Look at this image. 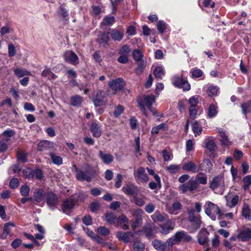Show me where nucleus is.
I'll use <instances>...</instances> for the list:
<instances>
[{"mask_svg": "<svg viewBox=\"0 0 251 251\" xmlns=\"http://www.w3.org/2000/svg\"><path fill=\"white\" fill-rule=\"evenodd\" d=\"M146 236L148 238H150L153 236V229L150 226H145L142 229Z\"/></svg>", "mask_w": 251, "mask_h": 251, "instance_id": "53", "label": "nucleus"}, {"mask_svg": "<svg viewBox=\"0 0 251 251\" xmlns=\"http://www.w3.org/2000/svg\"><path fill=\"white\" fill-rule=\"evenodd\" d=\"M8 55L10 57H13L15 55L16 52V50L14 45L13 44L10 43L8 45Z\"/></svg>", "mask_w": 251, "mask_h": 251, "instance_id": "63", "label": "nucleus"}, {"mask_svg": "<svg viewBox=\"0 0 251 251\" xmlns=\"http://www.w3.org/2000/svg\"><path fill=\"white\" fill-rule=\"evenodd\" d=\"M242 215L246 219L251 220V210L248 205H245L243 207Z\"/></svg>", "mask_w": 251, "mask_h": 251, "instance_id": "48", "label": "nucleus"}, {"mask_svg": "<svg viewBox=\"0 0 251 251\" xmlns=\"http://www.w3.org/2000/svg\"><path fill=\"white\" fill-rule=\"evenodd\" d=\"M105 220L108 224L112 225L117 219L116 216L112 212H107L105 215Z\"/></svg>", "mask_w": 251, "mask_h": 251, "instance_id": "45", "label": "nucleus"}, {"mask_svg": "<svg viewBox=\"0 0 251 251\" xmlns=\"http://www.w3.org/2000/svg\"><path fill=\"white\" fill-rule=\"evenodd\" d=\"M110 40V38L107 34L101 33L99 35L98 41L100 44L102 45H107Z\"/></svg>", "mask_w": 251, "mask_h": 251, "instance_id": "38", "label": "nucleus"}, {"mask_svg": "<svg viewBox=\"0 0 251 251\" xmlns=\"http://www.w3.org/2000/svg\"><path fill=\"white\" fill-rule=\"evenodd\" d=\"M237 238L242 241H247L251 239V229L246 228L241 230L238 234Z\"/></svg>", "mask_w": 251, "mask_h": 251, "instance_id": "23", "label": "nucleus"}, {"mask_svg": "<svg viewBox=\"0 0 251 251\" xmlns=\"http://www.w3.org/2000/svg\"><path fill=\"white\" fill-rule=\"evenodd\" d=\"M188 220L193 224V232L195 231L201 226V221L200 216L197 217L194 214V210H190L188 211Z\"/></svg>", "mask_w": 251, "mask_h": 251, "instance_id": "11", "label": "nucleus"}, {"mask_svg": "<svg viewBox=\"0 0 251 251\" xmlns=\"http://www.w3.org/2000/svg\"><path fill=\"white\" fill-rule=\"evenodd\" d=\"M15 225L13 222H9L4 224L3 232L0 235V238L2 239H5L9 234L12 227H14Z\"/></svg>", "mask_w": 251, "mask_h": 251, "instance_id": "22", "label": "nucleus"}, {"mask_svg": "<svg viewBox=\"0 0 251 251\" xmlns=\"http://www.w3.org/2000/svg\"><path fill=\"white\" fill-rule=\"evenodd\" d=\"M134 233L131 232H123L119 231L116 234V237L120 241L125 243H129L130 242V238L133 237Z\"/></svg>", "mask_w": 251, "mask_h": 251, "instance_id": "19", "label": "nucleus"}, {"mask_svg": "<svg viewBox=\"0 0 251 251\" xmlns=\"http://www.w3.org/2000/svg\"><path fill=\"white\" fill-rule=\"evenodd\" d=\"M17 159L22 163H25L27 161V154L24 151H18L17 152Z\"/></svg>", "mask_w": 251, "mask_h": 251, "instance_id": "47", "label": "nucleus"}, {"mask_svg": "<svg viewBox=\"0 0 251 251\" xmlns=\"http://www.w3.org/2000/svg\"><path fill=\"white\" fill-rule=\"evenodd\" d=\"M166 23L163 21H159L157 24V28L160 33H163L167 28Z\"/></svg>", "mask_w": 251, "mask_h": 251, "instance_id": "52", "label": "nucleus"}, {"mask_svg": "<svg viewBox=\"0 0 251 251\" xmlns=\"http://www.w3.org/2000/svg\"><path fill=\"white\" fill-rule=\"evenodd\" d=\"M34 170H31L30 168H27L26 169H24L22 171V173L24 176H25L26 178H34V174L32 172Z\"/></svg>", "mask_w": 251, "mask_h": 251, "instance_id": "54", "label": "nucleus"}, {"mask_svg": "<svg viewBox=\"0 0 251 251\" xmlns=\"http://www.w3.org/2000/svg\"><path fill=\"white\" fill-rule=\"evenodd\" d=\"M192 130L196 137L200 135L202 130L201 125L198 122H195L193 124Z\"/></svg>", "mask_w": 251, "mask_h": 251, "instance_id": "39", "label": "nucleus"}, {"mask_svg": "<svg viewBox=\"0 0 251 251\" xmlns=\"http://www.w3.org/2000/svg\"><path fill=\"white\" fill-rule=\"evenodd\" d=\"M90 131L94 137L99 138L101 135V131L100 124L93 122L90 126Z\"/></svg>", "mask_w": 251, "mask_h": 251, "instance_id": "24", "label": "nucleus"}, {"mask_svg": "<svg viewBox=\"0 0 251 251\" xmlns=\"http://www.w3.org/2000/svg\"><path fill=\"white\" fill-rule=\"evenodd\" d=\"M144 211L141 208H137L132 210V216L135 218H143Z\"/></svg>", "mask_w": 251, "mask_h": 251, "instance_id": "56", "label": "nucleus"}, {"mask_svg": "<svg viewBox=\"0 0 251 251\" xmlns=\"http://www.w3.org/2000/svg\"><path fill=\"white\" fill-rule=\"evenodd\" d=\"M125 81L121 78H117L113 79L108 83L109 87L114 91V94L117 92L122 90L125 86Z\"/></svg>", "mask_w": 251, "mask_h": 251, "instance_id": "10", "label": "nucleus"}, {"mask_svg": "<svg viewBox=\"0 0 251 251\" xmlns=\"http://www.w3.org/2000/svg\"><path fill=\"white\" fill-rule=\"evenodd\" d=\"M219 91V87L217 86L210 85L207 89V93L209 97L216 96Z\"/></svg>", "mask_w": 251, "mask_h": 251, "instance_id": "36", "label": "nucleus"}, {"mask_svg": "<svg viewBox=\"0 0 251 251\" xmlns=\"http://www.w3.org/2000/svg\"><path fill=\"white\" fill-rule=\"evenodd\" d=\"M108 33L110 34L111 38L114 41H120L123 39L124 35L123 29L120 30L116 29H112Z\"/></svg>", "mask_w": 251, "mask_h": 251, "instance_id": "21", "label": "nucleus"}, {"mask_svg": "<svg viewBox=\"0 0 251 251\" xmlns=\"http://www.w3.org/2000/svg\"><path fill=\"white\" fill-rule=\"evenodd\" d=\"M161 129L163 130L166 131L168 129V127L167 125L163 123L159 125H157L156 126H154L152 128L151 130V133L152 134H157L159 132V131Z\"/></svg>", "mask_w": 251, "mask_h": 251, "instance_id": "37", "label": "nucleus"}, {"mask_svg": "<svg viewBox=\"0 0 251 251\" xmlns=\"http://www.w3.org/2000/svg\"><path fill=\"white\" fill-rule=\"evenodd\" d=\"M218 132L221 137L220 141L223 146L228 147L231 145V142L228 138V135L225 131L221 128L218 129Z\"/></svg>", "mask_w": 251, "mask_h": 251, "instance_id": "16", "label": "nucleus"}, {"mask_svg": "<svg viewBox=\"0 0 251 251\" xmlns=\"http://www.w3.org/2000/svg\"><path fill=\"white\" fill-rule=\"evenodd\" d=\"M76 202V201L73 196L65 199L61 205L62 211L67 215L69 214L71 210L74 208Z\"/></svg>", "mask_w": 251, "mask_h": 251, "instance_id": "7", "label": "nucleus"}, {"mask_svg": "<svg viewBox=\"0 0 251 251\" xmlns=\"http://www.w3.org/2000/svg\"><path fill=\"white\" fill-rule=\"evenodd\" d=\"M41 75L43 77H47L50 80H54L57 78V75L53 73L49 68H46L42 71Z\"/></svg>", "mask_w": 251, "mask_h": 251, "instance_id": "34", "label": "nucleus"}, {"mask_svg": "<svg viewBox=\"0 0 251 251\" xmlns=\"http://www.w3.org/2000/svg\"><path fill=\"white\" fill-rule=\"evenodd\" d=\"M212 164L209 159L204 160L199 167V171L209 173L211 170Z\"/></svg>", "mask_w": 251, "mask_h": 251, "instance_id": "29", "label": "nucleus"}, {"mask_svg": "<svg viewBox=\"0 0 251 251\" xmlns=\"http://www.w3.org/2000/svg\"><path fill=\"white\" fill-rule=\"evenodd\" d=\"M98 233L103 236L108 235L110 233L109 230L104 227V226H100L98 228Z\"/></svg>", "mask_w": 251, "mask_h": 251, "instance_id": "61", "label": "nucleus"}, {"mask_svg": "<svg viewBox=\"0 0 251 251\" xmlns=\"http://www.w3.org/2000/svg\"><path fill=\"white\" fill-rule=\"evenodd\" d=\"M49 155L50 156L53 164L57 165L63 164V159L60 156L55 155L53 152H50Z\"/></svg>", "mask_w": 251, "mask_h": 251, "instance_id": "41", "label": "nucleus"}, {"mask_svg": "<svg viewBox=\"0 0 251 251\" xmlns=\"http://www.w3.org/2000/svg\"><path fill=\"white\" fill-rule=\"evenodd\" d=\"M99 157L104 164H108L113 161V156L110 154L106 153L101 151L99 152Z\"/></svg>", "mask_w": 251, "mask_h": 251, "instance_id": "28", "label": "nucleus"}, {"mask_svg": "<svg viewBox=\"0 0 251 251\" xmlns=\"http://www.w3.org/2000/svg\"><path fill=\"white\" fill-rule=\"evenodd\" d=\"M168 240L166 242H163L159 240H155L152 242L153 247L157 251H164L168 247Z\"/></svg>", "mask_w": 251, "mask_h": 251, "instance_id": "27", "label": "nucleus"}, {"mask_svg": "<svg viewBox=\"0 0 251 251\" xmlns=\"http://www.w3.org/2000/svg\"><path fill=\"white\" fill-rule=\"evenodd\" d=\"M209 187L214 191L219 188L220 194H222L225 189V182L223 176H215L210 182Z\"/></svg>", "mask_w": 251, "mask_h": 251, "instance_id": "5", "label": "nucleus"}, {"mask_svg": "<svg viewBox=\"0 0 251 251\" xmlns=\"http://www.w3.org/2000/svg\"><path fill=\"white\" fill-rule=\"evenodd\" d=\"M129 52L130 49L129 46L127 45H124L119 50V54L121 55H127Z\"/></svg>", "mask_w": 251, "mask_h": 251, "instance_id": "64", "label": "nucleus"}, {"mask_svg": "<svg viewBox=\"0 0 251 251\" xmlns=\"http://www.w3.org/2000/svg\"><path fill=\"white\" fill-rule=\"evenodd\" d=\"M56 144L51 141L43 140L40 141L37 145V150L40 151H48L54 149Z\"/></svg>", "mask_w": 251, "mask_h": 251, "instance_id": "14", "label": "nucleus"}, {"mask_svg": "<svg viewBox=\"0 0 251 251\" xmlns=\"http://www.w3.org/2000/svg\"><path fill=\"white\" fill-rule=\"evenodd\" d=\"M205 146L210 151H215L216 148V146L213 140L208 141L206 143Z\"/></svg>", "mask_w": 251, "mask_h": 251, "instance_id": "58", "label": "nucleus"}, {"mask_svg": "<svg viewBox=\"0 0 251 251\" xmlns=\"http://www.w3.org/2000/svg\"><path fill=\"white\" fill-rule=\"evenodd\" d=\"M159 227L161 228L160 230V233L164 235L168 234L174 229L172 222L170 220H168L163 224L159 225Z\"/></svg>", "mask_w": 251, "mask_h": 251, "instance_id": "18", "label": "nucleus"}, {"mask_svg": "<svg viewBox=\"0 0 251 251\" xmlns=\"http://www.w3.org/2000/svg\"><path fill=\"white\" fill-rule=\"evenodd\" d=\"M65 60L70 62L73 65H76L78 63V58L76 54L72 51H68L64 54Z\"/></svg>", "mask_w": 251, "mask_h": 251, "instance_id": "17", "label": "nucleus"}, {"mask_svg": "<svg viewBox=\"0 0 251 251\" xmlns=\"http://www.w3.org/2000/svg\"><path fill=\"white\" fill-rule=\"evenodd\" d=\"M198 183L196 180L191 179L186 183L180 185L178 189L182 193H185L188 191H194L198 188Z\"/></svg>", "mask_w": 251, "mask_h": 251, "instance_id": "8", "label": "nucleus"}, {"mask_svg": "<svg viewBox=\"0 0 251 251\" xmlns=\"http://www.w3.org/2000/svg\"><path fill=\"white\" fill-rule=\"evenodd\" d=\"M132 56L134 60L136 61H142L143 58V54L139 50H134L132 52Z\"/></svg>", "mask_w": 251, "mask_h": 251, "instance_id": "46", "label": "nucleus"}, {"mask_svg": "<svg viewBox=\"0 0 251 251\" xmlns=\"http://www.w3.org/2000/svg\"><path fill=\"white\" fill-rule=\"evenodd\" d=\"M209 232L205 228H202L198 235V241L199 243L203 245L208 241V235Z\"/></svg>", "mask_w": 251, "mask_h": 251, "instance_id": "15", "label": "nucleus"}, {"mask_svg": "<svg viewBox=\"0 0 251 251\" xmlns=\"http://www.w3.org/2000/svg\"><path fill=\"white\" fill-rule=\"evenodd\" d=\"M77 170V174L76 175V178L79 181L86 180L87 182H90L92 178L94 176L95 172L93 168L88 166L85 169V171H82L80 169Z\"/></svg>", "mask_w": 251, "mask_h": 251, "instance_id": "3", "label": "nucleus"}, {"mask_svg": "<svg viewBox=\"0 0 251 251\" xmlns=\"http://www.w3.org/2000/svg\"><path fill=\"white\" fill-rule=\"evenodd\" d=\"M134 176L138 183L147 182L149 179L147 174L146 173L145 169L143 167H139L134 172Z\"/></svg>", "mask_w": 251, "mask_h": 251, "instance_id": "6", "label": "nucleus"}, {"mask_svg": "<svg viewBox=\"0 0 251 251\" xmlns=\"http://www.w3.org/2000/svg\"><path fill=\"white\" fill-rule=\"evenodd\" d=\"M92 100L95 106L98 107L105 105L107 102V100L104 92L102 90H98L93 93Z\"/></svg>", "mask_w": 251, "mask_h": 251, "instance_id": "4", "label": "nucleus"}, {"mask_svg": "<svg viewBox=\"0 0 251 251\" xmlns=\"http://www.w3.org/2000/svg\"><path fill=\"white\" fill-rule=\"evenodd\" d=\"M218 106L217 104H210L207 110V116L208 118L215 117L218 113Z\"/></svg>", "mask_w": 251, "mask_h": 251, "instance_id": "26", "label": "nucleus"}, {"mask_svg": "<svg viewBox=\"0 0 251 251\" xmlns=\"http://www.w3.org/2000/svg\"><path fill=\"white\" fill-rule=\"evenodd\" d=\"M115 22V18L112 16H106L100 23L101 25L110 26Z\"/></svg>", "mask_w": 251, "mask_h": 251, "instance_id": "35", "label": "nucleus"}, {"mask_svg": "<svg viewBox=\"0 0 251 251\" xmlns=\"http://www.w3.org/2000/svg\"><path fill=\"white\" fill-rule=\"evenodd\" d=\"M226 200L227 205L230 207L235 206L238 203L239 196L237 195L234 196L231 200H227V197H226Z\"/></svg>", "mask_w": 251, "mask_h": 251, "instance_id": "44", "label": "nucleus"}, {"mask_svg": "<svg viewBox=\"0 0 251 251\" xmlns=\"http://www.w3.org/2000/svg\"><path fill=\"white\" fill-rule=\"evenodd\" d=\"M14 74L18 77H22L25 75H30V72L28 71L23 70L21 69L17 68L14 70Z\"/></svg>", "mask_w": 251, "mask_h": 251, "instance_id": "50", "label": "nucleus"}, {"mask_svg": "<svg viewBox=\"0 0 251 251\" xmlns=\"http://www.w3.org/2000/svg\"><path fill=\"white\" fill-rule=\"evenodd\" d=\"M145 248V244L140 241H135L133 244V249L134 251H144Z\"/></svg>", "mask_w": 251, "mask_h": 251, "instance_id": "43", "label": "nucleus"}, {"mask_svg": "<svg viewBox=\"0 0 251 251\" xmlns=\"http://www.w3.org/2000/svg\"><path fill=\"white\" fill-rule=\"evenodd\" d=\"M180 167L178 165L176 164L170 165L166 168V170L170 174H176L179 170Z\"/></svg>", "mask_w": 251, "mask_h": 251, "instance_id": "51", "label": "nucleus"}, {"mask_svg": "<svg viewBox=\"0 0 251 251\" xmlns=\"http://www.w3.org/2000/svg\"><path fill=\"white\" fill-rule=\"evenodd\" d=\"M153 74L156 78L161 79L164 75V71L162 67L158 66L154 69Z\"/></svg>", "mask_w": 251, "mask_h": 251, "instance_id": "49", "label": "nucleus"}, {"mask_svg": "<svg viewBox=\"0 0 251 251\" xmlns=\"http://www.w3.org/2000/svg\"><path fill=\"white\" fill-rule=\"evenodd\" d=\"M122 191L126 195L132 196L133 197L137 196L140 191L138 187L132 183H128L123 186Z\"/></svg>", "mask_w": 251, "mask_h": 251, "instance_id": "12", "label": "nucleus"}, {"mask_svg": "<svg viewBox=\"0 0 251 251\" xmlns=\"http://www.w3.org/2000/svg\"><path fill=\"white\" fill-rule=\"evenodd\" d=\"M128 220L126 216L124 214L120 215L117 218V222L118 225H121L122 228L124 230L129 229Z\"/></svg>", "mask_w": 251, "mask_h": 251, "instance_id": "25", "label": "nucleus"}, {"mask_svg": "<svg viewBox=\"0 0 251 251\" xmlns=\"http://www.w3.org/2000/svg\"><path fill=\"white\" fill-rule=\"evenodd\" d=\"M182 169L183 171L196 173L199 171V167L192 161H188L183 164Z\"/></svg>", "mask_w": 251, "mask_h": 251, "instance_id": "20", "label": "nucleus"}, {"mask_svg": "<svg viewBox=\"0 0 251 251\" xmlns=\"http://www.w3.org/2000/svg\"><path fill=\"white\" fill-rule=\"evenodd\" d=\"M193 240L192 237L184 230L176 232L174 236L168 239V247H172L174 245L178 244L181 242L189 243Z\"/></svg>", "mask_w": 251, "mask_h": 251, "instance_id": "2", "label": "nucleus"}, {"mask_svg": "<svg viewBox=\"0 0 251 251\" xmlns=\"http://www.w3.org/2000/svg\"><path fill=\"white\" fill-rule=\"evenodd\" d=\"M34 174V177H35L36 178L38 179H42L44 177L43 173L42 170L40 169H36L34 170L33 172H32Z\"/></svg>", "mask_w": 251, "mask_h": 251, "instance_id": "60", "label": "nucleus"}, {"mask_svg": "<svg viewBox=\"0 0 251 251\" xmlns=\"http://www.w3.org/2000/svg\"><path fill=\"white\" fill-rule=\"evenodd\" d=\"M124 108L121 105H118L115 109L113 114L115 117L118 118L124 112Z\"/></svg>", "mask_w": 251, "mask_h": 251, "instance_id": "57", "label": "nucleus"}, {"mask_svg": "<svg viewBox=\"0 0 251 251\" xmlns=\"http://www.w3.org/2000/svg\"><path fill=\"white\" fill-rule=\"evenodd\" d=\"M241 108L242 113L245 115L247 118V114L248 113H251V99L241 104Z\"/></svg>", "mask_w": 251, "mask_h": 251, "instance_id": "31", "label": "nucleus"}, {"mask_svg": "<svg viewBox=\"0 0 251 251\" xmlns=\"http://www.w3.org/2000/svg\"><path fill=\"white\" fill-rule=\"evenodd\" d=\"M46 201L47 205L51 209H54L57 207L58 203L57 196L52 192H48L45 195Z\"/></svg>", "mask_w": 251, "mask_h": 251, "instance_id": "9", "label": "nucleus"}, {"mask_svg": "<svg viewBox=\"0 0 251 251\" xmlns=\"http://www.w3.org/2000/svg\"><path fill=\"white\" fill-rule=\"evenodd\" d=\"M30 188L27 185H22L20 188V193L24 197H27L29 195Z\"/></svg>", "mask_w": 251, "mask_h": 251, "instance_id": "55", "label": "nucleus"}, {"mask_svg": "<svg viewBox=\"0 0 251 251\" xmlns=\"http://www.w3.org/2000/svg\"><path fill=\"white\" fill-rule=\"evenodd\" d=\"M146 66V62L144 61H140L137 62V67L136 68L135 71L137 75H139L141 74Z\"/></svg>", "mask_w": 251, "mask_h": 251, "instance_id": "40", "label": "nucleus"}, {"mask_svg": "<svg viewBox=\"0 0 251 251\" xmlns=\"http://www.w3.org/2000/svg\"><path fill=\"white\" fill-rule=\"evenodd\" d=\"M173 84L176 87L179 88H182L185 91H188L191 88L190 85L188 81L185 78L182 77H175L173 81Z\"/></svg>", "mask_w": 251, "mask_h": 251, "instance_id": "13", "label": "nucleus"}, {"mask_svg": "<svg viewBox=\"0 0 251 251\" xmlns=\"http://www.w3.org/2000/svg\"><path fill=\"white\" fill-rule=\"evenodd\" d=\"M137 102L140 110L146 117L148 116V114L145 106L154 115V109L152 106V105L155 102V97L154 96H147L144 95L142 98L137 100Z\"/></svg>", "mask_w": 251, "mask_h": 251, "instance_id": "1", "label": "nucleus"}, {"mask_svg": "<svg viewBox=\"0 0 251 251\" xmlns=\"http://www.w3.org/2000/svg\"><path fill=\"white\" fill-rule=\"evenodd\" d=\"M151 218L155 223L163 222L166 219L165 216L162 215L158 210H156L154 214L151 216Z\"/></svg>", "mask_w": 251, "mask_h": 251, "instance_id": "33", "label": "nucleus"}, {"mask_svg": "<svg viewBox=\"0 0 251 251\" xmlns=\"http://www.w3.org/2000/svg\"><path fill=\"white\" fill-rule=\"evenodd\" d=\"M57 12L65 22L69 20V14L68 10L65 8L63 4H61L59 7Z\"/></svg>", "mask_w": 251, "mask_h": 251, "instance_id": "30", "label": "nucleus"}, {"mask_svg": "<svg viewBox=\"0 0 251 251\" xmlns=\"http://www.w3.org/2000/svg\"><path fill=\"white\" fill-rule=\"evenodd\" d=\"M83 98L79 95H75L71 97V105L74 107H79L82 102Z\"/></svg>", "mask_w": 251, "mask_h": 251, "instance_id": "32", "label": "nucleus"}, {"mask_svg": "<svg viewBox=\"0 0 251 251\" xmlns=\"http://www.w3.org/2000/svg\"><path fill=\"white\" fill-rule=\"evenodd\" d=\"M44 191L42 189H36L34 193V200L37 202L42 201L43 197Z\"/></svg>", "mask_w": 251, "mask_h": 251, "instance_id": "42", "label": "nucleus"}, {"mask_svg": "<svg viewBox=\"0 0 251 251\" xmlns=\"http://www.w3.org/2000/svg\"><path fill=\"white\" fill-rule=\"evenodd\" d=\"M203 72L199 69H194L191 71V75L193 78H199L202 75Z\"/></svg>", "mask_w": 251, "mask_h": 251, "instance_id": "62", "label": "nucleus"}, {"mask_svg": "<svg viewBox=\"0 0 251 251\" xmlns=\"http://www.w3.org/2000/svg\"><path fill=\"white\" fill-rule=\"evenodd\" d=\"M19 185V181L18 178L13 177L9 182V187L11 189H14L17 188Z\"/></svg>", "mask_w": 251, "mask_h": 251, "instance_id": "59", "label": "nucleus"}]
</instances>
